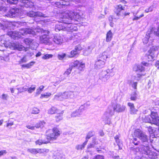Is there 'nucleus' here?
<instances>
[{"mask_svg":"<svg viewBox=\"0 0 159 159\" xmlns=\"http://www.w3.org/2000/svg\"><path fill=\"white\" fill-rule=\"evenodd\" d=\"M19 33L23 35L27 34H32L34 35H35V31L30 28L22 29L19 32Z\"/></svg>","mask_w":159,"mask_h":159,"instance_id":"obj_17","label":"nucleus"},{"mask_svg":"<svg viewBox=\"0 0 159 159\" xmlns=\"http://www.w3.org/2000/svg\"><path fill=\"white\" fill-rule=\"evenodd\" d=\"M8 10V8L7 7L2 6L0 7V11L2 12H6Z\"/></svg>","mask_w":159,"mask_h":159,"instance_id":"obj_47","label":"nucleus"},{"mask_svg":"<svg viewBox=\"0 0 159 159\" xmlns=\"http://www.w3.org/2000/svg\"><path fill=\"white\" fill-rule=\"evenodd\" d=\"M141 148H143V153L148 156V158L149 159H155L157 157V153L151 151L149 149L148 144V143L145 145H142Z\"/></svg>","mask_w":159,"mask_h":159,"instance_id":"obj_6","label":"nucleus"},{"mask_svg":"<svg viewBox=\"0 0 159 159\" xmlns=\"http://www.w3.org/2000/svg\"><path fill=\"white\" fill-rule=\"evenodd\" d=\"M72 69V67H70L69 69L67 70L64 74L65 76H67L71 73Z\"/></svg>","mask_w":159,"mask_h":159,"instance_id":"obj_44","label":"nucleus"},{"mask_svg":"<svg viewBox=\"0 0 159 159\" xmlns=\"http://www.w3.org/2000/svg\"><path fill=\"white\" fill-rule=\"evenodd\" d=\"M11 25V23L10 22L5 21L0 22V29L5 30L6 29L10 27Z\"/></svg>","mask_w":159,"mask_h":159,"instance_id":"obj_19","label":"nucleus"},{"mask_svg":"<svg viewBox=\"0 0 159 159\" xmlns=\"http://www.w3.org/2000/svg\"><path fill=\"white\" fill-rule=\"evenodd\" d=\"M85 67V64L82 62H80L79 65L78 66V68L81 71Z\"/></svg>","mask_w":159,"mask_h":159,"instance_id":"obj_38","label":"nucleus"},{"mask_svg":"<svg viewBox=\"0 0 159 159\" xmlns=\"http://www.w3.org/2000/svg\"><path fill=\"white\" fill-rule=\"evenodd\" d=\"M151 117L153 124L159 126V117L156 112H152L151 113Z\"/></svg>","mask_w":159,"mask_h":159,"instance_id":"obj_13","label":"nucleus"},{"mask_svg":"<svg viewBox=\"0 0 159 159\" xmlns=\"http://www.w3.org/2000/svg\"><path fill=\"white\" fill-rule=\"evenodd\" d=\"M66 56L65 53H62L61 54H59L57 56L58 58L60 60L63 59Z\"/></svg>","mask_w":159,"mask_h":159,"instance_id":"obj_56","label":"nucleus"},{"mask_svg":"<svg viewBox=\"0 0 159 159\" xmlns=\"http://www.w3.org/2000/svg\"><path fill=\"white\" fill-rule=\"evenodd\" d=\"M64 24L63 23H60L59 24H57L55 25V30L57 32L61 30H66L65 26L63 25Z\"/></svg>","mask_w":159,"mask_h":159,"instance_id":"obj_23","label":"nucleus"},{"mask_svg":"<svg viewBox=\"0 0 159 159\" xmlns=\"http://www.w3.org/2000/svg\"><path fill=\"white\" fill-rule=\"evenodd\" d=\"M36 88L35 85H32L28 89V92L30 93H32L34 91Z\"/></svg>","mask_w":159,"mask_h":159,"instance_id":"obj_40","label":"nucleus"},{"mask_svg":"<svg viewBox=\"0 0 159 159\" xmlns=\"http://www.w3.org/2000/svg\"><path fill=\"white\" fill-rule=\"evenodd\" d=\"M107 58V57L106 53L104 52L102 53L101 57H100L99 58L102 60H106V59Z\"/></svg>","mask_w":159,"mask_h":159,"instance_id":"obj_46","label":"nucleus"},{"mask_svg":"<svg viewBox=\"0 0 159 159\" xmlns=\"http://www.w3.org/2000/svg\"><path fill=\"white\" fill-rule=\"evenodd\" d=\"M53 57V55L52 54H46L44 55L42 57L43 59H48L50 58H52Z\"/></svg>","mask_w":159,"mask_h":159,"instance_id":"obj_39","label":"nucleus"},{"mask_svg":"<svg viewBox=\"0 0 159 159\" xmlns=\"http://www.w3.org/2000/svg\"><path fill=\"white\" fill-rule=\"evenodd\" d=\"M39 39L42 43H44L49 45L52 44V38L47 37L45 35L40 36Z\"/></svg>","mask_w":159,"mask_h":159,"instance_id":"obj_12","label":"nucleus"},{"mask_svg":"<svg viewBox=\"0 0 159 159\" xmlns=\"http://www.w3.org/2000/svg\"><path fill=\"white\" fill-rule=\"evenodd\" d=\"M54 157V159H64V157L59 152L57 153Z\"/></svg>","mask_w":159,"mask_h":159,"instance_id":"obj_34","label":"nucleus"},{"mask_svg":"<svg viewBox=\"0 0 159 159\" xmlns=\"http://www.w3.org/2000/svg\"><path fill=\"white\" fill-rule=\"evenodd\" d=\"M24 42L26 44L30 45L32 47H33V44H34L36 47L38 46V44L31 39L26 38L24 39Z\"/></svg>","mask_w":159,"mask_h":159,"instance_id":"obj_21","label":"nucleus"},{"mask_svg":"<svg viewBox=\"0 0 159 159\" xmlns=\"http://www.w3.org/2000/svg\"><path fill=\"white\" fill-rule=\"evenodd\" d=\"M28 48V50L26 51L27 52V55L30 57L32 56L33 54L34 53L33 52V51L32 50H30V49L29 48Z\"/></svg>","mask_w":159,"mask_h":159,"instance_id":"obj_50","label":"nucleus"},{"mask_svg":"<svg viewBox=\"0 0 159 159\" xmlns=\"http://www.w3.org/2000/svg\"><path fill=\"white\" fill-rule=\"evenodd\" d=\"M48 142H46L45 140L42 139H39L36 141L35 144L36 145H41L43 144H46Z\"/></svg>","mask_w":159,"mask_h":159,"instance_id":"obj_31","label":"nucleus"},{"mask_svg":"<svg viewBox=\"0 0 159 159\" xmlns=\"http://www.w3.org/2000/svg\"><path fill=\"white\" fill-rule=\"evenodd\" d=\"M142 75L140 74H137L135 77L136 80H139L141 78Z\"/></svg>","mask_w":159,"mask_h":159,"instance_id":"obj_59","label":"nucleus"},{"mask_svg":"<svg viewBox=\"0 0 159 159\" xmlns=\"http://www.w3.org/2000/svg\"><path fill=\"white\" fill-rule=\"evenodd\" d=\"M130 113L131 114H136L137 112L138 111V110L137 109H136L135 108H134L132 109H131L130 110Z\"/></svg>","mask_w":159,"mask_h":159,"instance_id":"obj_60","label":"nucleus"},{"mask_svg":"<svg viewBox=\"0 0 159 159\" xmlns=\"http://www.w3.org/2000/svg\"><path fill=\"white\" fill-rule=\"evenodd\" d=\"M12 46L14 47V49H16L19 51L24 50L25 52L28 50V48H25L18 43H14L13 44Z\"/></svg>","mask_w":159,"mask_h":159,"instance_id":"obj_20","label":"nucleus"},{"mask_svg":"<svg viewBox=\"0 0 159 159\" xmlns=\"http://www.w3.org/2000/svg\"><path fill=\"white\" fill-rule=\"evenodd\" d=\"M123 10L124 8L121 5H119L116 7V10L115 11L116 16H117L116 17V19H118L120 18H123L124 16L129 15L130 14L129 13H124L122 11Z\"/></svg>","mask_w":159,"mask_h":159,"instance_id":"obj_8","label":"nucleus"},{"mask_svg":"<svg viewBox=\"0 0 159 159\" xmlns=\"http://www.w3.org/2000/svg\"><path fill=\"white\" fill-rule=\"evenodd\" d=\"M62 114L61 115H58L55 116L56 120L57 122H58L62 120Z\"/></svg>","mask_w":159,"mask_h":159,"instance_id":"obj_45","label":"nucleus"},{"mask_svg":"<svg viewBox=\"0 0 159 159\" xmlns=\"http://www.w3.org/2000/svg\"><path fill=\"white\" fill-rule=\"evenodd\" d=\"M98 143L96 142V139L95 138H93V141L92 143H90L87 146V148H95L97 147L95 146L98 144Z\"/></svg>","mask_w":159,"mask_h":159,"instance_id":"obj_27","label":"nucleus"},{"mask_svg":"<svg viewBox=\"0 0 159 159\" xmlns=\"http://www.w3.org/2000/svg\"><path fill=\"white\" fill-rule=\"evenodd\" d=\"M35 17H45L44 15L42 13L40 12H35Z\"/></svg>","mask_w":159,"mask_h":159,"instance_id":"obj_54","label":"nucleus"},{"mask_svg":"<svg viewBox=\"0 0 159 159\" xmlns=\"http://www.w3.org/2000/svg\"><path fill=\"white\" fill-rule=\"evenodd\" d=\"M142 119V120L145 122H150L151 120L148 116H146L145 115L143 116Z\"/></svg>","mask_w":159,"mask_h":159,"instance_id":"obj_32","label":"nucleus"},{"mask_svg":"<svg viewBox=\"0 0 159 159\" xmlns=\"http://www.w3.org/2000/svg\"><path fill=\"white\" fill-rule=\"evenodd\" d=\"M128 106L130 107V110L132 109L134 107V104L133 103L131 102H129L128 103Z\"/></svg>","mask_w":159,"mask_h":159,"instance_id":"obj_63","label":"nucleus"},{"mask_svg":"<svg viewBox=\"0 0 159 159\" xmlns=\"http://www.w3.org/2000/svg\"><path fill=\"white\" fill-rule=\"evenodd\" d=\"M93 159H104V157L103 156L98 155L94 157Z\"/></svg>","mask_w":159,"mask_h":159,"instance_id":"obj_58","label":"nucleus"},{"mask_svg":"<svg viewBox=\"0 0 159 159\" xmlns=\"http://www.w3.org/2000/svg\"><path fill=\"white\" fill-rule=\"evenodd\" d=\"M74 97L73 92L68 91L59 93L58 94L55 96L54 98L57 100L63 101L65 99H72Z\"/></svg>","mask_w":159,"mask_h":159,"instance_id":"obj_3","label":"nucleus"},{"mask_svg":"<svg viewBox=\"0 0 159 159\" xmlns=\"http://www.w3.org/2000/svg\"><path fill=\"white\" fill-rule=\"evenodd\" d=\"M154 135L155 137H159V128L155 131Z\"/></svg>","mask_w":159,"mask_h":159,"instance_id":"obj_61","label":"nucleus"},{"mask_svg":"<svg viewBox=\"0 0 159 159\" xmlns=\"http://www.w3.org/2000/svg\"><path fill=\"white\" fill-rule=\"evenodd\" d=\"M126 107L123 105L116 104L113 106H109L104 113V116L107 118L111 117L113 115L115 111L117 112H124L126 109Z\"/></svg>","mask_w":159,"mask_h":159,"instance_id":"obj_2","label":"nucleus"},{"mask_svg":"<svg viewBox=\"0 0 159 159\" xmlns=\"http://www.w3.org/2000/svg\"><path fill=\"white\" fill-rule=\"evenodd\" d=\"M137 94L135 92L133 93L131 95L130 99L131 100L135 101L137 99Z\"/></svg>","mask_w":159,"mask_h":159,"instance_id":"obj_49","label":"nucleus"},{"mask_svg":"<svg viewBox=\"0 0 159 159\" xmlns=\"http://www.w3.org/2000/svg\"><path fill=\"white\" fill-rule=\"evenodd\" d=\"M153 35L159 37V28H156L154 27L150 28L148 31L146 35L143 39V42L144 44L147 43L149 38L152 36Z\"/></svg>","mask_w":159,"mask_h":159,"instance_id":"obj_5","label":"nucleus"},{"mask_svg":"<svg viewBox=\"0 0 159 159\" xmlns=\"http://www.w3.org/2000/svg\"><path fill=\"white\" fill-rule=\"evenodd\" d=\"M88 140H86L83 144L81 145H78L76 146L75 148L77 150L81 149L82 150L84 148L85 146L86 145Z\"/></svg>","mask_w":159,"mask_h":159,"instance_id":"obj_29","label":"nucleus"},{"mask_svg":"<svg viewBox=\"0 0 159 159\" xmlns=\"http://www.w3.org/2000/svg\"><path fill=\"white\" fill-rule=\"evenodd\" d=\"M20 10L17 8L11 9L8 13L5 15L7 17H15L19 15Z\"/></svg>","mask_w":159,"mask_h":159,"instance_id":"obj_10","label":"nucleus"},{"mask_svg":"<svg viewBox=\"0 0 159 159\" xmlns=\"http://www.w3.org/2000/svg\"><path fill=\"white\" fill-rule=\"evenodd\" d=\"M35 34L36 33H41L43 34V35H45L46 37H47L49 34L50 32L48 30H44L43 29H38L35 30Z\"/></svg>","mask_w":159,"mask_h":159,"instance_id":"obj_22","label":"nucleus"},{"mask_svg":"<svg viewBox=\"0 0 159 159\" xmlns=\"http://www.w3.org/2000/svg\"><path fill=\"white\" fill-rule=\"evenodd\" d=\"M2 37H0V46H2V45L4 44V46H6L7 44V42L5 41L4 40H2Z\"/></svg>","mask_w":159,"mask_h":159,"instance_id":"obj_52","label":"nucleus"},{"mask_svg":"<svg viewBox=\"0 0 159 159\" xmlns=\"http://www.w3.org/2000/svg\"><path fill=\"white\" fill-rule=\"evenodd\" d=\"M80 62L78 61H74L73 63V65H72L71 67L72 68L73 67H78L79 64H80Z\"/></svg>","mask_w":159,"mask_h":159,"instance_id":"obj_53","label":"nucleus"},{"mask_svg":"<svg viewBox=\"0 0 159 159\" xmlns=\"http://www.w3.org/2000/svg\"><path fill=\"white\" fill-rule=\"evenodd\" d=\"M113 73V68L102 71L99 74V79L102 82H106L111 77L114 75Z\"/></svg>","mask_w":159,"mask_h":159,"instance_id":"obj_4","label":"nucleus"},{"mask_svg":"<svg viewBox=\"0 0 159 159\" xmlns=\"http://www.w3.org/2000/svg\"><path fill=\"white\" fill-rule=\"evenodd\" d=\"M27 151L31 153L34 154H37V149L31 148L28 149Z\"/></svg>","mask_w":159,"mask_h":159,"instance_id":"obj_42","label":"nucleus"},{"mask_svg":"<svg viewBox=\"0 0 159 159\" xmlns=\"http://www.w3.org/2000/svg\"><path fill=\"white\" fill-rule=\"evenodd\" d=\"M82 49L80 45L79 44L76 46L75 49L71 51L70 56L69 57H74L78 56L79 55L78 52L81 50Z\"/></svg>","mask_w":159,"mask_h":159,"instance_id":"obj_11","label":"nucleus"},{"mask_svg":"<svg viewBox=\"0 0 159 159\" xmlns=\"http://www.w3.org/2000/svg\"><path fill=\"white\" fill-rule=\"evenodd\" d=\"M94 134V133L93 131H89L87 134V136L86 137V140L89 139L91 137H92Z\"/></svg>","mask_w":159,"mask_h":159,"instance_id":"obj_36","label":"nucleus"},{"mask_svg":"<svg viewBox=\"0 0 159 159\" xmlns=\"http://www.w3.org/2000/svg\"><path fill=\"white\" fill-rule=\"evenodd\" d=\"M130 85H131L132 87L135 89H137V82H131L130 83Z\"/></svg>","mask_w":159,"mask_h":159,"instance_id":"obj_57","label":"nucleus"},{"mask_svg":"<svg viewBox=\"0 0 159 159\" xmlns=\"http://www.w3.org/2000/svg\"><path fill=\"white\" fill-rule=\"evenodd\" d=\"M82 15L81 12H78L66 10L63 15L66 19L63 20V21L64 24H74L75 21L80 20Z\"/></svg>","mask_w":159,"mask_h":159,"instance_id":"obj_1","label":"nucleus"},{"mask_svg":"<svg viewBox=\"0 0 159 159\" xmlns=\"http://www.w3.org/2000/svg\"><path fill=\"white\" fill-rule=\"evenodd\" d=\"M105 61L99 59L96 62L95 68L96 69H100L103 67L105 64Z\"/></svg>","mask_w":159,"mask_h":159,"instance_id":"obj_18","label":"nucleus"},{"mask_svg":"<svg viewBox=\"0 0 159 159\" xmlns=\"http://www.w3.org/2000/svg\"><path fill=\"white\" fill-rule=\"evenodd\" d=\"M45 124V123L44 121H40L36 125L35 127L37 128H42L43 127Z\"/></svg>","mask_w":159,"mask_h":159,"instance_id":"obj_35","label":"nucleus"},{"mask_svg":"<svg viewBox=\"0 0 159 159\" xmlns=\"http://www.w3.org/2000/svg\"><path fill=\"white\" fill-rule=\"evenodd\" d=\"M59 110L54 107H52L48 111L49 114H53L54 113H58L59 112Z\"/></svg>","mask_w":159,"mask_h":159,"instance_id":"obj_25","label":"nucleus"},{"mask_svg":"<svg viewBox=\"0 0 159 159\" xmlns=\"http://www.w3.org/2000/svg\"><path fill=\"white\" fill-rule=\"evenodd\" d=\"M103 117H104V118H105V119H107V121L106 122L107 124L108 125H109L111 123V120L109 118L110 117H109V118H107L105 116H104V114Z\"/></svg>","mask_w":159,"mask_h":159,"instance_id":"obj_62","label":"nucleus"},{"mask_svg":"<svg viewBox=\"0 0 159 159\" xmlns=\"http://www.w3.org/2000/svg\"><path fill=\"white\" fill-rule=\"evenodd\" d=\"M115 139L116 143H117V145L119 146V149H121V146L122 145V143L119 139L118 136L116 135L114 137Z\"/></svg>","mask_w":159,"mask_h":159,"instance_id":"obj_28","label":"nucleus"},{"mask_svg":"<svg viewBox=\"0 0 159 159\" xmlns=\"http://www.w3.org/2000/svg\"><path fill=\"white\" fill-rule=\"evenodd\" d=\"M153 9V7L152 6H151L149 7L148 8L146 9L145 11L147 12H148L149 11H152Z\"/></svg>","mask_w":159,"mask_h":159,"instance_id":"obj_64","label":"nucleus"},{"mask_svg":"<svg viewBox=\"0 0 159 159\" xmlns=\"http://www.w3.org/2000/svg\"><path fill=\"white\" fill-rule=\"evenodd\" d=\"M15 31H10L7 32V34L11 38L15 39Z\"/></svg>","mask_w":159,"mask_h":159,"instance_id":"obj_41","label":"nucleus"},{"mask_svg":"<svg viewBox=\"0 0 159 159\" xmlns=\"http://www.w3.org/2000/svg\"><path fill=\"white\" fill-rule=\"evenodd\" d=\"M49 152V150L46 148L37 149V153H42L48 152Z\"/></svg>","mask_w":159,"mask_h":159,"instance_id":"obj_33","label":"nucleus"},{"mask_svg":"<svg viewBox=\"0 0 159 159\" xmlns=\"http://www.w3.org/2000/svg\"><path fill=\"white\" fill-rule=\"evenodd\" d=\"M63 42V39L62 37L58 34H56L54 36L52 39V43L54 42L57 44H61Z\"/></svg>","mask_w":159,"mask_h":159,"instance_id":"obj_14","label":"nucleus"},{"mask_svg":"<svg viewBox=\"0 0 159 159\" xmlns=\"http://www.w3.org/2000/svg\"><path fill=\"white\" fill-rule=\"evenodd\" d=\"M60 2H57L55 3L56 6L58 8H63L64 6H67L69 5V2L70 0H59Z\"/></svg>","mask_w":159,"mask_h":159,"instance_id":"obj_15","label":"nucleus"},{"mask_svg":"<svg viewBox=\"0 0 159 159\" xmlns=\"http://www.w3.org/2000/svg\"><path fill=\"white\" fill-rule=\"evenodd\" d=\"M145 68L143 67L142 66L139 65L137 66V67H134V70L135 71H139L140 72H142L144 70Z\"/></svg>","mask_w":159,"mask_h":159,"instance_id":"obj_30","label":"nucleus"},{"mask_svg":"<svg viewBox=\"0 0 159 159\" xmlns=\"http://www.w3.org/2000/svg\"><path fill=\"white\" fill-rule=\"evenodd\" d=\"M85 105L84 104V105L81 106L79 109L73 112L71 115V117L78 116L81 115L82 111L84 110V107Z\"/></svg>","mask_w":159,"mask_h":159,"instance_id":"obj_16","label":"nucleus"},{"mask_svg":"<svg viewBox=\"0 0 159 159\" xmlns=\"http://www.w3.org/2000/svg\"><path fill=\"white\" fill-rule=\"evenodd\" d=\"M26 15L30 17H35V12L33 11H30L27 12Z\"/></svg>","mask_w":159,"mask_h":159,"instance_id":"obj_37","label":"nucleus"},{"mask_svg":"<svg viewBox=\"0 0 159 159\" xmlns=\"http://www.w3.org/2000/svg\"><path fill=\"white\" fill-rule=\"evenodd\" d=\"M18 1V0H7V2L10 4H16Z\"/></svg>","mask_w":159,"mask_h":159,"instance_id":"obj_51","label":"nucleus"},{"mask_svg":"<svg viewBox=\"0 0 159 159\" xmlns=\"http://www.w3.org/2000/svg\"><path fill=\"white\" fill-rule=\"evenodd\" d=\"M34 62L32 61L29 64L23 65H22V67H26L27 68H30V67L32 65H33L34 64Z\"/></svg>","mask_w":159,"mask_h":159,"instance_id":"obj_43","label":"nucleus"},{"mask_svg":"<svg viewBox=\"0 0 159 159\" xmlns=\"http://www.w3.org/2000/svg\"><path fill=\"white\" fill-rule=\"evenodd\" d=\"M58 130L54 128L52 130V132L47 136V139L50 140H55L59 135L60 133Z\"/></svg>","mask_w":159,"mask_h":159,"instance_id":"obj_9","label":"nucleus"},{"mask_svg":"<svg viewBox=\"0 0 159 159\" xmlns=\"http://www.w3.org/2000/svg\"><path fill=\"white\" fill-rule=\"evenodd\" d=\"M113 35V34L111 30L109 31L106 34V41L107 42H110L112 38Z\"/></svg>","mask_w":159,"mask_h":159,"instance_id":"obj_26","label":"nucleus"},{"mask_svg":"<svg viewBox=\"0 0 159 159\" xmlns=\"http://www.w3.org/2000/svg\"><path fill=\"white\" fill-rule=\"evenodd\" d=\"M51 95L50 93H46V94H42L40 97L41 98H47L49 97Z\"/></svg>","mask_w":159,"mask_h":159,"instance_id":"obj_55","label":"nucleus"},{"mask_svg":"<svg viewBox=\"0 0 159 159\" xmlns=\"http://www.w3.org/2000/svg\"><path fill=\"white\" fill-rule=\"evenodd\" d=\"M134 135L138 138L142 142H147L148 137L145 134L139 129L136 130L134 132Z\"/></svg>","mask_w":159,"mask_h":159,"instance_id":"obj_7","label":"nucleus"},{"mask_svg":"<svg viewBox=\"0 0 159 159\" xmlns=\"http://www.w3.org/2000/svg\"><path fill=\"white\" fill-rule=\"evenodd\" d=\"M39 111V110L36 107H34L31 113L32 114H37Z\"/></svg>","mask_w":159,"mask_h":159,"instance_id":"obj_48","label":"nucleus"},{"mask_svg":"<svg viewBox=\"0 0 159 159\" xmlns=\"http://www.w3.org/2000/svg\"><path fill=\"white\" fill-rule=\"evenodd\" d=\"M146 55V57L148 58L147 60L148 61H152L154 60L155 55L153 52H152L151 50H149L148 54Z\"/></svg>","mask_w":159,"mask_h":159,"instance_id":"obj_24","label":"nucleus"}]
</instances>
